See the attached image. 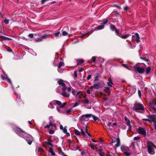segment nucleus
Segmentation results:
<instances>
[{
    "label": "nucleus",
    "mask_w": 156,
    "mask_h": 156,
    "mask_svg": "<svg viewBox=\"0 0 156 156\" xmlns=\"http://www.w3.org/2000/svg\"><path fill=\"white\" fill-rule=\"evenodd\" d=\"M104 27V26L101 23V24L98 26L97 27H96L95 29V30L97 29L98 30H101L103 29Z\"/></svg>",
    "instance_id": "4be33fe9"
},
{
    "label": "nucleus",
    "mask_w": 156,
    "mask_h": 156,
    "mask_svg": "<svg viewBox=\"0 0 156 156\" xmlns=\"http://www.w3.org/2000/svg\"><path fill=\"white\" fill-rule=\"evenodd\" d=\"M42 39H41V38H38V39H37L36 40V42H41L42 41Z\"/></svg>",
    "instance_id": "864d4df0"
},
{
    "label": "nucleus",
    "mask_w": 156,
    "mask_h": 156,
    "mask_svg": "<svg viewBox=\"0 0 156 156\" xmlns=\"http://www.w3.org/2000/svg\"><path fill=\"white\" fill-rule=\"evenodd\" d=\"M15 131L16 132V133L17 134H19L20 133V132H21L22 133H23L24 134L26 133V132L24 131L21 129L19 128H17L15 129Z\"/></svg>",
    "instance_id": "1a4fd4ad"
},
{
    "label": "nucleus",
    "mask_w": 156,
    "mask_h": 156,
    "mask_svg": "<svg viewBox=\"0 0 156 156\" xmlns=\"http://www.w3.org/2000/svg\"><path fill=\"white\" fill-rule=\"evenodd\" d=\"M156 106V99L155 100V102L154 103H151L149 104V106L152 109H153L154 112H156V108L154 107V106Z\"/></svg>",
    "instance_id": "9b49d317"
},
{
    "label": "nucleus",
    "mask_w": 156,
    "mask_h": 156,
    "mask_svg": "<svg viewBox=\"0 0 156 156\" xmlns=\"http://www.w3.org/2000/svg\"><path fill=\"white\" fill-rule=\"evenodd\" d=\"M148 117H150V119H147V121H149L150 122H151V121H154V118L153 117V116H148Z\"/></svg>",
    "instance_id": "c756f323"
},
{
    "label": "nucleus",
    "mask_w": 156,
    "mask_h": 156,
    "mask_svg": "<svg viewBox=\"0 0 156 156\" xmlns=\"http://www.w3.org/2000/svg\"><path fill=\"white\" fill-rule=\"evenodd\" d=\"M67 89V87L66 86L63 87L62 88V91H65Z\"/></svg>",
    "instance_id": "774afa93"
},
{
    "label": "nucleus",
    "mask_w": 156,
    "mask_h": 156,
    "mask_svg": "<svg viewBox=\"0 0 156 156\" xmlns=\"http://www.w3.org/2000/svg\"><path fill=\"white\" fill-rule=\"evenodd\" d=\"M96 57L93 56L92 57V61L93 62L95 63L96 62Z\"/></svg>",
    "instance_id": "37998d69"
},
{
    "label": "nucleus",
    "mask_w": 156,
    "mask_h": 156,
    "mask_svg": "<svg viewBox=\"0 0 156 156\" xmlns=\"http://www.w3.org/2000/svg\"><path fill=\"white\" fill-rule=\"evenodd\" d=\"M117 144L114 146V148L116 150L117 147H119L120 145V142L119 138L118 137L117 138Z\"/></svg>",
    "instance_id": "ddd939ff"
},
{
    "label": "nucleus",
    "mask_w": 156,
    "mask_h": 156,
    "mask_svg": "<svg viewBox=\"0 0 156 156\" xmlns=\"http://www.w3.org/2000/svg\"><path fill=\"white\" fill-rule=\"evenodd\" d=\"M115 34L118 36L120 37L121 34L119 33V29H116L115 30Z\"/></svg>",
    "instance_id": "7c9ffc66"
},
{
    "label": "nucleus",
    "mask_w": 156,
    "mask_h": 156,
    "mask_svg": "<svg viewBox=\"0 0 156 156\" xmlns=\"http://www.w3.org/2000/svg\"><path fill=\"white\" fill-rule=\"evenodd\" d=\"M55 125L52 123V121L50 120L49 124L47 125L44 127V129H49L51 126H55Z\"/></svg>",
    "instance_id": "2eb2a0df"
},
{
    "label": "nucleus",
    "mask_w": 156,
    "mask_h": 156,
    "mask_svg": "<svg viewBox=\"0 0 156 156\" xmlns=\"http://www.w3.org/2000/svg\"><path fill=\"white\" fill-rule=\"evenodd\" d=\"M66 105V102L63 103L62 105L61 104L59 107L60 108H63Z\"/></svg>",
    "instance_id": "e433bc0d"
},
{
    "label": "nucleus",
    "mask_w": 156,
    "mask_h": 156,
    "mask_svg": "<svg viewBox=\"0 0 156 156\" xmlns=\"http://www.w3.org/2000/svg\"><path fill=\"white\" fill-rule=\"evenodd\" d=\"M140 137H139L138 136H136L134 137L133 139L135 140H139L140 138Z\"/></svg>",
    "instance_id": "3c124183"
},
{
    "label": "nucleus",
    "mask_w": 156,
    "mask_h": 156,
    "mask_svg": "<svg viewBox=\"0 0 156 156\" xmlns=\"http://www.w3.org/2000/svg\"><path fill=\"white\" fill-rule=\"evenodd\" d=\"M28 36L31 38H33V34H30L28 35Z\"/></svg>",
    "instance_id": "680f3d73"
},
{
    "label": "nucleus",
    "mask_w": 156,
    "mask_h": 156,
    "mask_svg": "<svg viewBox=\"0 0 156 156\" xmlns=\"http://www.w3.org/2000/svg\"><path fill=\"white\" fill-rule=\"evenodd\" d=\"M107 125L109 127H111V126H112V123L110 122H108L107 124Z\"/></svg>",
    "instance_id": "8fccbe9b"
},
{
    "label": "nucleus",
    "mask_w": 156,
    "mask_h": 156,
    "mask_svg": "<svg viewBox=\"0 0 156 156\" xmlns=\"http://www.w3.org/2000/svg\"><path fill=\"white\" fill-rule=\"evenodd\" d=\"M9 20L7 19H5L4 20V22L6 24H8L9 23Z\"/></svg>",
    "instance_id": "de8ad7c7"
},
{
    "label": "nucleus",
    "mask_w": 156,
    "mask_h": 156,
    "mask_svg": "<svg viewBox=\"0 0 156 156\" xmlns=\"http://www.w3.org/2000/svg\"><path fill=\"white\" fill-rule=\"evenodd\" d=\"M84 104H88L89 103V101L88 99H85L81 101Z\"/></svg>",
    "instance_id": "bb28decb"
},
{
    "label": "nucleus",
    "mask_w": 156,
    "mask_h": 156,
    "mask_svg": "<svg viewBox=\"0 0 156 156\" xmlns=\"http://www.w3.org/2000/svg\"><path fill=\"white\" fill-rule=\"evenodd\" d=\"M48 151L50 153H51V155L53 156H55V153L54 152L51 148H49Z\"/></svg>",
    "instance_id": "cd10ccee"
},
{
    "label": "nucleus",
    "mask_w": 156,
    "mask_h": 156,
    "mask_svg": "<svg viewBox=\"0 0 156 156\" xmlns=\"http://www.w3.org/2000/svg\"><path fill=\"white\" fill-rule=\"evenodd\" d=\"M137 133L142 135L145 136L146 135V131L145 128L142 127H139L137 129Z\"/></svg>",
    "instance_id": "39448f33"
},
{
    "label": "nucleus",
    "mask_w": 156,
    "mask_h": 156,
    "mask_svg": "<svg viewBox=\"0 0 156 156\" xmlns=\"http://www.w3.org/2000/svg\"><path fill=\"white\" fill-rule=\"evenodd\" d=\"M133 109L135 111L138 112L139 110H144V107L141 104L135 103L134 104V106L133 108Z\"/></svg>",
    "instance_id": "7ed1b4c3"
},
{
    "label": "nucleus",
    "mask_w": 156,
    "mask_h": 156,
    "mask_svg": "<svg viewBox=\"0 0 156 156\" xmlns=\"http://www.w3.org/2000/svg\"><path fill=\"white\" fill-rule=\"evenodd\" d=\"M48 0H41V4L42 5L44 4L46 2L48 1Z\"/></svg>",
    "instance_id": "603ef678"
},
{
    "label": "nucleus",
    "mask_w": 156,
    "mask_h": 156,
    "mask_svg": "<svg viewBox=\"0 0 156 156\" xmlns=\"http://www.w3.org/2000/svg\"><path fill=\"white\" fill-rule=\"evenodd\" d=\"M135 142H133L132 143L131 145L133 146V149H134L135 148Z\"/></svg>",
    "instance_id": "4d7b16f0"
},
{
    "label": "nucleus",
    "mask_w": 156,
    "mask_h": 156,
    "mask_svg": "<svg viewBox=\"0 0 156 156\" xmlns=\"http://www.w3.org/2000/svg\"><path fill=\"white\" fill-rule=\"evenodd\" d=\"M62 95L64 97H69V93L65 92L62 93Z\"/></svg>",
    "instance_id": "2f4dec72"
},
{
    "label": "nucleus",
    "mask_w": 156,
    "mask_h": 156,
    "mask_svg": "<svg viewBox=\"0 0 156 156\" xmlns=\"http://www.w3.org/2000/svg\"><path fill=\"white\" fill-rule=\"evenodd\" d=\"M76 92L75 91V90H72V93L74 95H76Z\"/></svg>",
    "instance_id": "13d9d810"
},
{
    "label": "nucleus",
    "mask_w": 156,
    "mask_h": 156,
    "mask_svg": "<svg viewBox=\"0 0 156 156\" xmlns=\"http://www.w3.org/2000/svg\"><path fill=\"white\" fill-rule=\"evenodd\" d=\"M132 38L133 40H135L136 42L137 43L140 41L139 36L137 33H136L134 35H133Z\"/></svg>",
    "instance_id": "0eeeda50"
},
{
    "label": "nucleus",
    "mask_w": 156,
    "mask_h": 156,
    "mask_svg": "<svg viewBox=\"0 0 156 156\" xmlns=\"http://www.w3.org/2000/svg\"><path fill=\"white\" fill-rule=\"evenodd\" d=\"M55 132V131L53 130H50L49 131V133L50 134H53Z\"/></svg>",
    "instance_id": "5fc2aeb1"
},
{
    "label": "nucleus",
    "mask_w": 156,
    "mask_h": 156,
    "mask_svg": "<svg viewBox=\"0 0 156 156\" xmlns=\"http://www.w3.org/2000/svg\"><path fill=\"white\" fill-rule=\"evenodd\" d=\"M79 104H80L78 102H77L74 103L73 105V108L75 107L78 106Z\"/></svg>",
    "instance_id": "09e8293b"
},
{
    "label": "nucleus",
    "mask_w": 156,
    "mask_h": 156,
    "mask_svg": "<svg viewBox=\"0 0 156 156\" xmlns=\"http://www.w3.org/2000/svg\"><path fill=\"white\" fill-rule=\"evenodd\" d=\"M56 109H57V110L58 111V112H61V113L62 112V111L59 108L57 107H56Z\"/></svg>",
    "instance_id": "052dcab7"
},
{
    "label": "nucleus",
    "mask_w": 156,
    "mask_h": 156,
    "mask_svg": "<svg viewBox=\"0 0 156 156\" xmlns=\"http://www.w3.org/2000/svg\"><path fill=\"white\" fill-rule=\"evenodd\" d=\"M104 91L105 93H107L108 95H110L111 93V90L110 88L108 87H105V89H104Z\"/></svg>",
    "instance_id": "4468645a"
},
{
    "label": "nucleus",
    "mask_w": 156,
    "mask_h": 156,
    "mask_svg": "<svg viewBox=\"0 0 156 156\" xmlns=\"http://www.w3.org/2000/svg\"><path fill=\"white\" fill-rule=\"evenodd\" d=\"M33 138L31 136V138L30 140L26 139V140L29 145H31L33 142Z\"/></svg>",
    "instance_id": "393cba45"
},
{
    "label": "nucleus",
    "mask_w": 156,
    "mask_h": 156,
    "mask_svg": "<svg viewBox=\"0 0 156 156\" xmlns=\"http://www.w3.org/2000/svg\"><path fill=\"white\" fill-rule=\"evenodd\" d=\"M101 95H103L102 94V93L101 92ZM103 96H104V97H103V99H104V100H105V101H106L108 99L107 98H106V96H107V95L106 94H103Z\"/></svg>",
    "instance_id": "ea45409f"
},
{
    "label": "nucleus",
    "mask_w": 156,
    "mask_h": 156,
    "mask_svg": "<svg viewBox=\"0 0 156 156\" xmlns=\"http://www.w3.org/2000/svg\"><path fill=\"white\" fill-rule=\"evenodd\" d=\"M138 94L139 95V96L140 97H141V91L140 90H139L138 91Z\"/></svg>",
    "instance_id": "69168bd1"
},
{
    "label": "nucleus",
    "mask_w": 156,
    "mask_h": 156,
    "mask_svg": "<svg viewBox=\"0 0 156 156\" xmlns=\"http://www.w3.org/2000/svg\"><path fill=\"white\" fill-rule=\"evenodd\" d=\"M51 36V35L48 34H44L41 36V38L43 39H46Z\"/></svg>",
    "instance_id": "6ab92c4d"
},
{
    "label": "nucleus",
    "mask_w": 156,
    "mask_h": 156,
    "mask_svg": "<svg viewBox=\"0 0 156 156\" xmlns=\"http://www.w3.org/2000/svg\"><path fill=\"white\" fill-rule=\"evenodd\" d=\"M95 75L96 76L94 80V82L98 80H99V78H101V76L98 73H96L95 74Z\"/></svg>",
    "instance_id": "412c9836"
},
{
    "label": "nucleus",
    "mask_w": 156,
    "mask_h": 156,
    "mask_svg": "<svg viewBox=\"0 0 156 156\" xmlns=\"http://www.w3.org/2000/svg\"><path fill=\"white\" fill-rule=\"evenodd\" d=\"M144 65L143 63H140L139 65H136L133 66L134 70L137 72L138 73L142 74L144 73V69L141 67V65Z\"/></svg>",
    "instance_id": "f03ea898"
},
{
    "label": "nucleus",
    "mask_w": 156,
    "mask_h": 156,
    "mask_svg": "<svg viewBox=\"0 0 156 156\" xmlns=\"http://www.w3.org/2000/svg\"><path fill=\"white\" fill-rule=\"evenodd\" d=\"M80 131L81 132V133L82 134H83L84 136V137H85V136L86 135V134H85V133L84 131L82 129H80Z\"/></svg>",
    "instance_id": "a19ab883"
},
{
    "label": "nucleus",
    "mask_w": 156,
    "mask_h": 156,
    "mask_svg": "<svg viewBox=\"0 0 156 156\" xmlns=\"http://www.w3.org/2000/svg\"><path fill=\"white\" fill-rule=\"evenodd\" d=\"M121 149L122 152H124L125 151H129V149L128 147L122 145L121 147Z\"/></svg>",
    "instance_id": "9d476101"
},
{
    "label": "nucleus",
    "mask_w": 156,
    "mask_h": 156,
    "mask_svg": "<svg viewBox=\"0 0 156 156\" xmlns=\"http://www.w3.org/2000/svg\"><path fill=\"white\" fill-rule=\"evenodd\" d=\"M68 27H65L63 28L62 30V35L63 36H66L68 35V33L67 32L66 30H68Z\"/></svg>",
    "instance_id": "f8f14e48"
},
{
    "label": "nucleus",
    "mask_w": 156,
    "mask_h": 156,
    "mask_svg": "<svg viewBox=\"0 0 156 156\" xmlns=\"http://www.w3.org/2000/svg\"><path fill=\"white\" fill-rule=\"evenodd\" d=\"M67 127L66 126H65L64 127V129H62L63 132H64V133H66V132H67Z\"/></svg>",
    "instance_id": "58836bf2"
},
{
    "label": "nucleus",
    "mask_w": 156,
    "mask_h": 156,
    "mask_svg": "<svg viewBox=\"0 0 156 156\" xmlns=\"http://www.w3.org/2000/svg\"><path fill=\"white\" fill-rule=\"evenodd\" d=\"M54 101L55 102V103L57 105H61L62 104V102L59 101L55 100Z\"/></svg>",
    "instance_id": "c9c22d12"
},
{
    "label": "nucleus",
    "mask_w": 156,
    "mask_h": 156,
    "mask_svg": "<svg viewBox=\"0 0 156 156\" xmlns=\"http://www.w3.org/2000/svg\"><path fill=\"white\" fill-rule=\"evenodd\" d=\"M58 83L59 85H62L63 87H65L66 86V85L63 82V80H59L58 81Z\"/></svg>",
    "instance_id": "aec40b11"
},
{
    "label": "nucleus",
    "mask_w": 156,
    "mask_h": 156,
    "mask_svg": "<svg viewBox=\"0 0 156 156\" xmlns=\"http://www.w3.org/2000/svg\"><path fill=\"white\" fill-rule=\"evenodd\" d=\"M122 65L124 67L126 68L127 69H128V67L126 65V64H123Z\"/></svg>",
    "instance_id": "6e6d98bb"
},
{
    "label": "nucleus",
    "mask_w": 156,
    "mask_h": 156,
    "mask_svg": "<svg viewBox=\"0 0 156 156\" xmlns=\"http://www.w3.org/2000/svg\"><path fill=\"white\" fill-rule=\"evenodd\" d=\"M38 151L40 152H43L44 151V150L42 148L39 147L38 149Z\"/></svg>",
    "instance_id": "49530a36"
},
{
    "label": "nucleus",
    "mask_w": 156,
    "mask_h": 156,
    "mask_svg": "<svg viewBox=\"0 0 156 156\" xmlns=\"http://www.w3.org/2000/svg\"><path fill=\"white\" fill-rule=\"evenodd\" d=\"M108 22V20L107 19H105L103 20V22L101 23L105 26V24H106Z\"/></svg>",
    "instance_id": "f704fd0d"
},
{
    "label": "nucleus",
    "mask_w": 156,
    "mask_h": 156,
    "mask_svg": "<svg viewBox=\"0 0 156 156\" xmlns=\"http://www.w3.org/2000/svg\"><path fill=\"white\" fill-rule=\"evenodd\" d=\"M153 67L151 66H149L147 67V78H150V76H148V74L149 73L151 74V75H152V73H151V72L152 71Z\"/></svg>",
    "instance_id": "6e6552de"
},
{
    "label": "nucleus",
    "mask_w": 156,
    "mask_h": 156,
    "mask_svg": "<svg viewBox=\"0 0 156 156\" xmlns=\"http://www.w3.org/2000/svg\"><path fill=\"white\" fill-rule=\"evenodd\" d=\"M109 82H107V84L108 86L110 87H112V85L113 84L112 79L111 78H109L108 79Z\"/></svg>",
    "instance_id": "5701e85b"
},
{
    "label": "nucleus",
    "mask_w": 156,
    "mask_h": 156,
    "mask_svg": "<svg viewBox=\"0 0 156 156\" xmlns=\"http://www.w3.org/2000/svg\"><path fill=\"white\" fill-rule=\"evenodd\" d=\"M104 84V82L102 81V82H98L97 83L94 84L93 85L95 89H98L99 88H101L103 87Z\"/></svg>",
    "instance_id": "423d86ee"
},
{
    "label": "nucleus",
    "mask_w": 156,
    "mask_h": 156,
    "mask_svg": "<svg viewBox=\"0 0 156 156\" xmlns=\"http://www.w3.org/2000/svg\"><path fill=\"white\" fill-rule=\"evenodd\" d=\"M87 34V33H86L84 34H82L81 36V38H83Z\"/></svg>",
    "instance_id": "e2e57ef3"
},
{
    "label": "nucleus",
    "mask_w": 156,
    "mask_h": 156,
    "mask_svg": "<svg viewBox=\"0 0 156 156\" xmlns=\"http://www.w3.org/2000/svg\"><path fill=\"white\" fill-rule=\"evenodd\" d=\"M0 38L1 39H2L4 40H12V39H11V38H9V37H6L5 36H0Z\"/></svg>",
    "instance_id": "b1692460"
},
{
    "label": "nucleus",
    "mask_w": 156,
    "mask_h": 156,
    "mask_svg": "<svg viewBox=\"0 0 156 156\" xmlns=\"http://www.w3.org/2000/svg\"><path fill=\"white\" fill-rule=\"evenodd\" d=\"M63 62H60L58 64V68H61L62 66Z\"/></svg>",
    "instance_id": "79ce46f5"
},
{
    "label": "nucleus",
    "mask_w": 156,
    "mask_h": 156,
    "mask_svg": "<svg viewBox=\"0 0 156 156\" xmlns=\"http://www.w3.org/2000/svg\"><path fill=\"white\" fill-rule=\"evenodd\" d=\"M76 62H77V65H80L83 63L84 61L83 59H78L76 61Z\"/></svg>",
    "instance_id": "a211bd4d"
},
{
    "label": "nucleus",
    "mask_w": 156,
    "mask_h": 156,
    "mask_svg": "<svg viewBox=\"0 0 156 156\" xmlns=\"http://www.w3.org/2000/svg\"><path fill=\"white\" fill-rule=\"evenodd\" d=\"M1 78L3 80H6L8 82L11 83L10 80L7 76H4L2 75H1Z\"/></svg>",
    "instance_id": "dca6fc26"
},
{
    "label": "nucleus",
    "mask_w": 156,
    "mask_h": 156,
    "mask_svg": "<svg viewBox=\"0 0 156 156\" xmlns=\"http://www.w3.org/2000/svg\"><path fill=\"white\" fill-rule=\"evenodd\" d=\"M91 115L90 114H86L82 115L80 117V119L81 122V123L82 124L84 121H87L89 119L86 120L85 118H90L91 117Z\"/></svg>",
    "instance_id": "20e7f679"
},
{
    "label": "nucleus",
    "mask_w": 156,
    "mask_h": 156,
    "mask_svg": "<svg viewBox=\"0 0 156 156\" xmlns=\"http://www.w3.org/2000/svg\"><path fill=\"white\" fill-rule=\"evenodd\" d=\"M94 88L93 85L90 86L88 89H89L90 90L92 91L93 88Z\"/></svg>",
    "instance_id": "0e129e2a"
},
{
    "label": "nucleus",
    "mask_w": 156,
    "mask_h": 156,
    "mask_svg": "<svg viewBox=\"0 0 156 156\" xmlns=\"http://www.w3.org/2000/svg\"><path fill=\"white\" fill-rule=\"evenodd\" d=\"M129 36V34H127V35H122L121 36H120V37L122 39H126Z\"/></svg>",
    "instance_id": "473e14b6"
},
{
    "label": "nucleus",
    "mask_w": 156,
    "mask_h": 156,
    "mask_svg": "<svg viewBox=\"0 0 156 156\" xmlns=\"http://www.w3.org/2000/svg\"><path fill=\"white\" fill-rule=\"evenodd\" d=\"M128 151H126L123 152L124 154L126 156H129L130 155V153Z\"/></svg>",
    "instance_id": "4c0bfd02"
},
{
    "label": "nucleus",
    "mask_w": 156,
    "mask_h": 156,
    "mask_svg": "<svg viewBox=\"0 0 156 156\" xmlns=\"http://www.w3.org/2000/svg\"><path fill=\"white\" fill-rule=\"evenodd\" d=\"M156 147L152 143L150 142L148 144V152L150 154L153 155L155 154L154 150Z\"/></svg>",
    "instance_id": "f257e3e1"
},
{
    "label": "nucleus",
    "mask_w": 156,
    "mask_h": 156,
    "mask_svg": "<svg viewBox=\"0 0 156 156\" xmlns=\"http://www.w3.org/2000/svg\"><path fill=\"white\" fill-rule=\"evenodd\" d=\"M94 144H91L90 145H89V146H90L91 148L93 149V150L94 149Z\"/></svg>",
    "instance_id": "a18cd8bd"
},
{
    "label": "nucleus",
    "mask_w": 156,
    "mask_h": 156,
    "mask_svg": "<svg viewBox=\"0 0 156 156\" xmlns=\"http://www.w3.org/2000/svg\"><path fill=\"white\" fill-rule=\"evenodd\" d=\"M91 115V117H92L93 119L95 121H96L98 120V117H96L95 115H92L91 114H90Z\"/></svg>",
    "instance_id": "72a5a7b5"
},
{
    "label": "nucleus",
    "mask_w": 156,
    "mask_h": 156,
    "mask_svg": "<svg viewBox=\"0 0 156 156\" xmlns=\"http://www.w3.org/2000/svg\"><path fill=\"white\" fill-rule=\"evenodd\" d=\"M60 33L59 31H58L56 33H54V35L55 37H58Z\"/></svg>",
    "instance_id": "c03bdc74"
},
{
    "label": "nucleus",
    "mask_w": 156,
    "mask_h": 156,
    "mask_svg": "<svg viewBox=\"0 0 156 156\" xmlns=\"http://www.w3.org/2000/svg\"><path fill=\"white\" fill-rule=\"evenodd\" d=\"M91 77L92 76L91 75H89L87 77V80H89L91 78Z\"/></svg>",
    "instance_id": "bf43d9fd"
},
{
    "label": "nucleus",
    "mask_w": 156,
    "mask_h": 156,
    "mask_svg": "<svg viewBox=\"0 0 156 156\" xmlns=\"http://www.w3.org/2000/svg\"><path fill=\"white\" fill-rule=\"evenodd\" d=\"M74 131L76 135L79 136L80 137L81 136L80 134V132L78 130L76 129H75Z\"/></svg>",
    "instance_id": "c85d7f7f"
},
{
    "label": "nucleus",
    "mask_w": 156,
    "mask_h": 156,
    "mask_svg": "<svg viewBox=\"0 0 156 156\" xmlns=\"http://www.w3.org/2000/svg\"><path fill=\"white\" fill-rule=\"evenodd\" d=\"M128 8V7L127 6H125L124 7V10L125 11H127Z\"/></svg>",
    "instance_id": "338daca9"
},
{
    "label": "nucleus",
    "mask_w": 156,
    "mask_h": 156,
    "mask_svg": "<svg viewBox=\"0 0 156 156\" xmlns=\"http://www.w3.org/2000/svg\"><path fill=\"white\" fill-rule=\"evenodd\" d=\"M124 119L125 121L126 122V124L130 128L131 127V125L130 120L129 119H128L127 117L126 116L124 117Z\"/></svg>",
    "instance_id": "f3484780"
},
{
    "label": "nucleus",
    "mask_w": 156,
    "mask_h": 156,
    "mask_svg": "<svg viewBox=\"0 0 156 156\" xmlns=\"http://www.w3.org/2000/svg\"><path fill=\"white\" fill-rule=\"evenodd\" d=\"M110 28L112 31L115 30L117 29L115 26L112 24H111L110 26Z\"/></svg>",
    "instance_id": "a878e982"
}]
</instances>
